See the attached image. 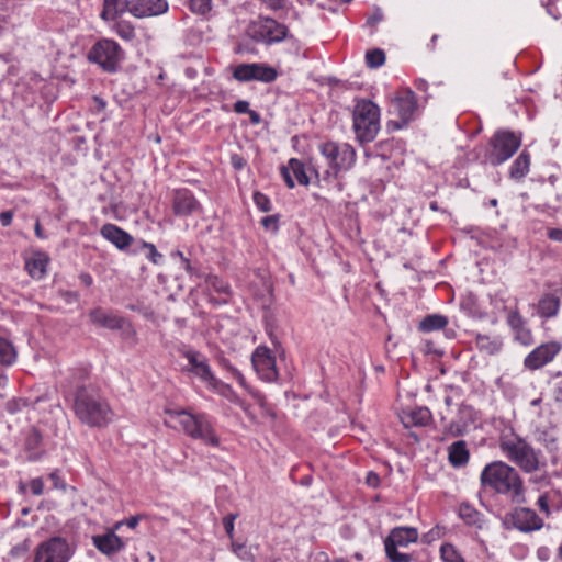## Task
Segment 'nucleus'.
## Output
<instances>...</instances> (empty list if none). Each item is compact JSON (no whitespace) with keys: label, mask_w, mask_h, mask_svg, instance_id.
I'll use <instances>...</instances> for the list:
<instances>
[{"label":"nucleus","mask_w":562,"mask_h":562,"mask_svg":"<svg viewBox=\"0 0 562 562\" xmlns=\"http://www.w3.org/2000/svg\"><path fill=\"white\" fill-rule=\"evenodd\" d=\"M380 108H355L353 128L360 143L372 142L380 130Z\"/></svg>","instance_id":"5"},{"label":"nucleus","mask_w":562,"mask_h":562,"mask_svg":"<svg viewBox=\"0 0 562 562\" xmlns=\"http://www.w3.org/2000/svg\"><path fill=\"white\" fill-rule=\"evenodd\" d=\"M277 70L265 64H240L234 68L233 76L238 81L258 80L272 82L277 78Z\"/></svg>","instance_id":"13"},{"label":"nucleus","mask_w":562,"mask_h":562,"mask_svg":"<svg viewBox=\"0 0 562 562\" xmlns=\"http://www.w3.org/2000/svg\"><path fill=\"white\" fill-rule=\"evenodd\" d=\"M548 237L551 240L562 243V229H560V228H551V229H549Z\"/></svg>","instance_id":"50"},{"label":"nucleus","mask_w":562,"mask_h":562,"mask_svg":"<svg viewBox=\"0 0 562 562\" xmlns=\"http://www.w3.org/2000/svg\"><path fill=\"white\" fill-rule=\"evenodd\" d=\"M114 29L122 40L132 41L135 37L134 26L127 21L116 22Z\"/></svg>","instance_id":"34"},{"label":"nucleus","mask_w":562,"mask_h":562,"mask_svg":"<svg viewBox=\"0 0 562 562\" xmlns=\"http://www.w3.org/2000/svg\"><path fill=\"white\" fill-rule=\"evenodd\" d=\"M49 258L44 252H35L32 257L25 259V269L31 278L42 279L47 271Z\"/></svg>","instance_id":"22"},{"label":"nucleus","mask_w":562,"mask_h":562,"mask_svg":"<svg viewBox=\"0 0 562 562\" xmlns=\"http://www.w3.org/2000/svg\"><path fill=\"white\" fill-rule=\"evenodd\" d=\"M190 8L194 13L205 14L211 10V0H190Z\"/></svg>","instance_id":"38"},{"label":"nucleus","mask_w":562,"mask_h":562,"mask_svg":"<svg viewBox=\"0 0 562 562\" xmlns=\"http://www.w3.org/2000/svg\"><path fill=\"white\" fill-rule=\"evenodd\" d=\"M366 482L371 487H378L380 484V477L374 472H369L366 477Z\"/></svg>","instance_id":"48"},{"label":"nucleus","mask_w":562,"mask_h":562,"mask_svg":"<svg viewBox=\"0 0 562 562\" xmlns=\"http://www.w3.org/2000/svg\"><path fill=\"white\" fill-rule=\"evenodd\" d=\"M288 168H290V171L293 176V178L296 179V181L302 184V186H307L308 182H310V179L305 172V168H304V165L299 161L297 159H294L292 158L290 161H289V166Z\"/></svg>","instance_id":"32"},{"label":"nucleus","mask_w":562,"mask_h":562,"mask_svg":"<svg viewBox=\"0 0 562 562\" xmlns=\"http://www.w3.org/2000/svg\"><path fill=\"white\" fill-rule=\"evenodd\" d=\"M267 7L273 10L282 8V0H261Z\"/></svg>","instance_id":"54"},{"label":"nucleus","mask_w":562,"mask_h":562,"mask_svg":"<svg viewBox=\"0 0 562 562\" xmlns=\"http://www.w3.org/2000/svg\"><path fill=\"white\" fill-rule=\"evenodd\" d=\"M445 562H464L460 553L451 543H445L440 549Z\"/></svg>","instance_id":"36"},{"label":"nucleus","mask_w":562,"mask_h":562,"mask_svg":"<svg viewBox=\"0 0 562 562\" xmlns=\"http://www.w3.org/2000/svg\"><path fill=\"white\" fill-rule=\"evenodd\" d=\"M541 401H542V398H541V397H538V398H536V400H533V401L531 402V405L537 406V405H539V404L541 403Z\"/></svg>","instance_id":"64"},{"label":"nucleus","mask_w":562,"mask_h":562,"mask_svg":"<svg viewBox=\"0 0 562 562\" xmlns=\"http://www.w3.org/2000/svg\"><path fill=\"white\" fill-rule=\"evenodd\" d=\"M180 352L188 360V366L182 369L184 372L193 374L210 386H216L217 381L203 353L193 349H182Z\"/></svg>","instance_id":"10"},{"label":"nucleus","mask_w":562,"mask_h":562,"mask_svg":"<svg viewBox=\"0 0 562 562\" xmlns=\"http://www.w3.org/2000/svg\"><path fill=\"white\" fill-rule=\"evenodd\" d=\"M13 218L12 211H5L0 214V221L3 226H9Z\"/></svg>","instance_id":"51"},{"label":"nucleus","mask_w":562,"mask_h":562,"mask_svg":"<svg viewBox=\"0 0 562 562\" xmlns=\"http://www.w3.org/2000/svg\"><path fill=\"white\" fill-rule=\"evenodd\" d=\"M449 461L453 467H461L468 463L469 451L464 441H456L449 447Z\"/></svg>","instance_id":"25"},{"label":"nucleus","mask_w":562,"mask_h":562,"mask_svg":"<svg viewBox=\"0 0 562 562\" xmlns=\"http://www.w3.org/2000/svg\"><path fill=\"white\" fill-rule=\"evenodd\" d=\"M30 487H31L32 493L34 495L38 496L43 493L44 483H43L42 479H33L30 482Z\"/></svg>","instance_id":"46"},{"label":"nucleus","mask_w":562,"mask_h":562,"mask_svg":"<svg viewBox=\"0 0 562 562\" xmlns=\"http://www.w3.org/2000/svg\"><path fill=\"white\" fill-rule=\"evenodd\" d=\"M81 280L88 286L91 285V283H92V278L89 274H82Z\"/></svg>","instance_id":"61"},{"label":"nucleus","mask_w":562,"mask_h":562,"mask_svg":"<svg viewBox=\"0 0 562 562\" xmlns=\"http://www.w3.org/2000/svg\"><path fill=\"white\" fill-rule=\"evenodd\" d=\"M234 110L237 113H248L250 121L254 124H258L260 122V115L257 112L249 110V108H234Z\"/></svg>","instance_id":"45"},{"label":"nucleus","mask_w":562,"mask_h":562,"mask_svg":"<svg viewBox=\"0 0 562 562\" xmlns=\"http://www.w3.org/2000/svg\"><path fill=\"white\" fill-rule=\"evenodd\" d=\"M35 234L38 238H44L40 222H36L35 224Z\"/></svg>","instance_id":"59"},{"label":"nucleus","mask_w":562,"mask_h":562,"mask_svg":"<svg viewBox=\"0 0 562 562\" xmlns=\"http://www.w3.org/2000/svg\"><path fill=\"white\" fill-rule=\"evenodd\" d=\"M382 19H383L382 12L380 10H376L374 12V14L368 19V24L371 25V26H374L380 21H382Z\"/></svg>","instance_id":"53"},{"label":"nucleus","mask_w":562,"mask_h":562,"mask_svg":"<svg viewBox=\"0 0 562 562\" xmlns=\"http://www.w3.org/2000/svg\"><path fill=\"white\" fill-rule=\"evenodd\" d=\"M506 524H512L513 527L520 531H532L540 529L542 526L541 518L535 510L529 508H516L507 518Z\"/></svg>","instance_id":"16"},{"label":"nucleus","mask_w":562,"mask_h":562,"mask_svg":"<svg viewBox=\"0 0 562 562\" xmlns=\"http://www.w3.org/2000/svg\"><path fill=\"white\" fill-rule=\"evenodd\" d=\"M69 557V547L66 540L54 537L37 547L34 562H67Z\"/></svg>","instance_id":"11"},{"label":"nucleus","mask_w":562,"mask_h":562,"mask_svg":"<svg viewBox=\"0 0 562 562\" xmlns=\"http://www.w3.org/2000/svg\"><path fill=\"white\" fill-rule=\"evenodd\" d=\"M357 105H370V106H373V105H376L372 100L370 99H363L361 101H359L357 103Z\"/></svg>","instance_id":"60"},{"label":"nucleus","mask_w":562,"mask_h":562,"mask_svg":"<svg viewBox=\"0 0 562 562\" xmlns=\"http://www.w3.org/2000/svg\"><path fill=\"white\" fill-rule=\"evenodd\" d=\"M481 483L498 494H510L514 502L524 501V483L518 472L503 461L488 463L481 473Z\"/></svg>","instance_id":"1"},{"label":"nucleus","mask_w":562,"mask_h":562,"mask_svg":"<svg viewBox=\"0 0 562 562\" xmlns=\"http://www.w3.org/2000/svg\"><path fill=\"white\" fill-rule=\"evenodd\" d=\"M530 158L529 155L522 151L514 161L510 168V177L514 179H520L526 176L529 170Z\"/></svg>","instance_id":"29"},{"label":"nucleus","mask_w":562,"mask_h":562,"mask_svg":"<svg viewBox=\"0 0 562 562\" xmlns=\"http://www.w3.org/2000/svg\"><path fill=\"white\" fill-rule=\"evenodd\" d=\"M252 367L265 381L272 382L278 378L276 359L266 347H258L251 357Z\"/></svg>","instance_id":"14"},{"label":"nucleus","mask_w":562,"mask_h":562,"mask_svg":"<svg viewBox=\"0 0 562 562\" xmlns=\"http://www.w3.org/2000/svg\"><path fill=\"white\" fill-rule=\"evenodd\" d=\"M385 54L382 49L375 48L368 50L366 54V63L370 68H376L384 64Z\"/></svg>","instance_id":"35"},{"label":"nucleus","mask_w":562,"mask_h":562,"mask_svg":"<svg viewBox=\"0 0 562 562\" xmlns=\"http://www.w3.org/2000/svg\"><path fill=\"white\" fill-rule=\"evenodd\" d=\"M560 307V301L552 294L544 295L538 302V313L540 316L550 318L557 315Z\"/></svg>","instance_id":"26"},{"label":"nucleus","mask_w":562,"mask_h":562,"mask_svg":"<svg viewBox=\"0 0 562 562\" xmlns=\"http://www.w3.org/2000/svg\"><path fill=\"white\" fill-rule=\"evenodd\" d=\"M448 324L446 316L434 314L426 316L419 324L423 331H432L443 328Z\"/></svg>","instance_id":"30"},{"label":"nucleus","mask_w":562,"mask_h":562,"mask_svg":"<svg viewBox=\"0 0 562 562\" xmlns=\"http://www.w3.org/2000/svg\"><path fill=\"white\" fill-rule=\"evenodd\" d=\"M492 164L499 165L510 158L520 146V138L510 132H498L492 139Z\"/></svg>","instance_id":"12"},{"label":"nucleus","mask_w":562,"mask_h":562,"mask_svg":"<svg viewBox=\"0 0 562 562\" xmlns=\"http://www.w3.org/2000/svg\"><path fill=\"white\" fill-rule=\"evenodd\" d=\"M122 49L117 43L112 40H101L97 42L88 54L90 61L97 63L106 71H115L121 59Z\"/></svg>","instance_id":"8"},{"label":"nucleus","mask_w":562,"mask_h":562,"mask_svg":"<svg viewBox=\"0 0 562 562\" xmlns=\"http://www.w3.org/2000/svg\"><path fill=\"white\" fill-rule=\"evenodd\" d=\"M75 413L88 426L103 427L112 419V413L105 402L87 389H79L76 393Z\"/></svg>","instance_id":"2"},{"label":"nucleus","mask_w":562,"mask_h":562,"mask_svg":"<svg viewBox=\"0 0 562 562\" xmlns=\"http://www.w3.org/2000/svg\"><path fill=\"white\" fill-rule=\"evenodd\" d=\"M508 324L515 331V338L522 345H530L532 342L531 331L526 328L525 321L518 312H510L508 315Z\"/></svg>","instance_id":"23"},{"label":"nucleus","mask_w":562,"mask_h":562,"mask_svg":"<svg viewBox=\"0 0 562 562\" xmlns=\"http://www.w3.org/2000/svg\"><path fill=\"white\" fill-rule=\"evenodd\" d=\"M231 162H232L233 167L237 170L244 168V166L246 165L245 159L243 157H240L239 155H233L231 158Z\"/></svg>","instance_id":"49"},{"label":"nucleus","mask_w":562,"mask_h":562,"mask_svg":"<svg viewBox=\"0 0 562 562\" xmlns=\"http://www.w3.org/2000/svg\"><path fill=\"white\" fill-rule=\"evenodd\" d=\"M117 15L116 0H104V7L101 12V18L105 21H112Z\"/></svg>","instance_id":"37"},{"label":"nucleus","mask_w":562,"mask_h":562,"mask_svg":"<svg viewBox=\"0 0 562 562\" xmlns=\"http://www.w3.org/2000/svg\"><path fill=\"white\" fill-rule=\"evenodd\" d=\"M405 123L406 122H403L402 124L394 122V121L390 122V124H392L395 130L401 128Z\"/></svg>","instance_id":"62"},{"label":"nucleus","mask_w":562,"mask_h":562,"mask_svg":"<svg viewBox=\"0 0 562 562\" xmlns=\"http://www.w3.org/2000/svg\"><path fill=\"white\" fill-rule=\"evenodd\" d=\"M143 247L148 250L147 257L151 262L157 263L158 259L161 258V254H159L156 247L149 243H143Z\"/></svg>","instance_id":"43"},{"label":"nucleus","mask_w":562,"mask_h":562,"mask_svg":"<svg viewBox=\"0 0 562 562\" xmlns=\"http://www.w3.org/2000/svg\"><path fill=\"white\" fill-rule=\"evenodd\" d=\"M16 351L13 345L0 337V364L10 366L15 361Z\"/></svg>","instance_id":"31"},{"label":"nucleus","mask_w":562,"mask_h":562,"mask_svg":"<svg viewBox=\"0 0 562 562\" xmlns=\"http://www.w3.org/2000/svg\"><path fill=\"white\" fill-rule=\"evenodd\" d=\"M391 102L398 103L400 105H416L415 93L409 89H402L395 93Z\"/></svg>","instance_id":"33"},{"label":"nucleus","mask_w":562,"mask_h":562,"mask_svg":"<svg viewBox=\"0 0 562 562\" xmlns=\"http://www.w3.org/2000/svg\"><path fill=\"white\" fill-rule=\"evenodd\" d=\"M49 479L53 481L55 488L65 490V484L61 482V480L56 471L50 473Z\"/></svg>","instance_id":"52"},{"label":"nucleus","mask_w":562,"mask_h":562,"mask_svg":"<svg viewBox=\"0 0 562 562\" xmlns=\"http://www.w3.org/2000/svg\"><path fill=\"white\" fill-rule=\"evenodd\" d=\"M281 172H282V176H283L284 181L286 182L288 187L289 188H294L295 183H294L293 176H292V173L290 171V168L282 167Z\"/></svg>","instance_id":"47"},{"label":"nucleus","mask_w":562,"mask_h":562,"mask_svg":"<svg viewBox=\"0 0 562 562\" xmlns=\"http://www.w3.org/2000/svg\"><path fill=\"white\" fill-rule=\"evenodd\" d=\"M232 549L241 560L254 561V554L244 544L233 543Z\"/></svg>","instance_id":"40"},{"label":"nucleus","mask_w":562,"mask_h":562,"mask_svg":"<svg viewBox=\"0 0 562 562\" xmlns=\"http://www.w3.org/2000/svg\"><path fill=\"white\" fill-rule=\"evenodd\" d=\"M138 524V517L136 516H133V517H130L127 520H126V525L130 527V528H135Z\"/></svg>","instance_id":"56"},{"label":"nucleus","mask_w":562,"mask_h":562,"mask_svg":"<svg viewBox=\"0 0 562 562\" xmlns=\"http://www.w3.org/2000/svg\"><path fill=\"white\" fill-rule=\"evenodd\" d=\"M418 532L415 528L397 527L394 528L384 541L385 552L391 562H411L412 557L401 553L397 548L407 547L409 543L416 542Z\"/></svg>","instance_id":"6"},{"label":"nucleus","mask_w":562,"mask_h":562,"mask_svg":"<svg viewBox=\"0 0 562 562\" xmlns=\"http://www.w3.org/2000/svg\"><path fill=\"white\" fill-rule=\"evenodd\" d=\"M101 234L104 238L113 243L119 249H124L130 246L133 237L113 224H105L101 228Z\"/></svg>","instance_id":"21"},{"label":"nucleus","mask_w":562,"mask_h":562,"mask_svg":"<svg viewBox=\"0 0 562 562\" xmlns=\"http://www.w3.org/2000/svg\"><path fill=\"white\" fill-rule=\"evenodd\" d=\"M261 224L266 229L276 232L278 229V216L277 215L266 216L261 220Z\"/></svg>","instance_id":"44"},{"label":"nucleus","mask_w":562,"mask_h":562,"mask_svg":"<svg viewBox=\"0 0 562 562\" xmlns=\"http://www.w3.org/2000/svg\"><path fill=\"white\" fill-rule=\"evenodd\" d=\"M122 525L123 521H119L114 525L112 530H109L103 535H95L92 537V542L100 552L105 555H112L124 548L123 540L115 533V530H117Z\"/></svg>","instance_id":"18"},{"label":"nucleus","mask_w":562,"mask_h":562,"mask_svg":"<svg viewBox=\"0 0 562 562\" xmlns=\"http://www.w3.org/2000/svg\"><path fill=\"white\" fill-rule=\"evenodd\" d=\"M237 515L231 514L223 518V525L225 528V531L229 538H233L234 532V520L236 519Z\"/></svg>","instance_id":"42"},{"label":"nucleus","mask_w":562,"mask_h":562,"mask_svg":"<svg viewBox=\"0 0 562 562\" xmlns=\"http://www.w3.org/2000/svg\"><path fill=\"white\" fill-rule=\"evenodd\" d=\"M209 285L218 293H228L229 286L223 280L217 277H211L207 280Z\"/></svg>","instance_id":"41"},{"label":"nucleus","mask_w":562,"mask_h":562,"mask_svg":"<svg viewBox=\"0 0 562 562\" xmlns=\"http://www.w3.org/2000/svg\"><path fill=\"white\" fill-rule=\"evenodd\" d=\"M459 515L467 525L477 528L482 527V515L470 504L462 503L459 508Z\"/></svg>","instance_id":"28"},{"label":"nucleus","mask_w":562,"mask_h":562,"mask_svg":"<svg viewBox=\"0 0 562 562\" xmlns=\"http://www.w3.org/2000/svg\"><path fill=\"white\" fill-rule=\"evenodd\" d=\"M476 345L481 351L487 355H495L501 350L503 342L498 337L479 334L476 336Z\"/></svg>","instance_id":"27"},{"label":"nucleus","mask_w":562,"mask_h":562,"mask_svg":"<svg viewBox=\"0 0 562 562\" xmlns=\"http://www.w3.org/2000/svg\"><path fill=\"white\" fill-rule=\"evenodd\" d=\"M232 371H233L234 375L236 376V379L238 380V382L241 385H245V378L243 376V374L239 371L235 370V369H233Z\"/></svg>","instance_id":"58"},{"label":"nucleus","mask_w":562,"mask_h":562,"mask_svg":"<svg viewBox=\"0 0 562 562\" xmlns=\"http://www.w3.org/2000/svg\"><path fill=\"white\" fill-rule=\"evenodd\" d=\"M247 32L255 41L271 44L284 40L288 29L271 18H259L249 24Z\"/></svg>","instance_id":"9"},{"label":"nucleus","mask_w":562,"mask_h":562,"mask_svg":"<svg viewBox=\"0 0 562 562\" xmlns=\"http://www.w3.org/2000/svg\"><path fill=\"white\" fill-rule=\"evenodd\" d=\"M263 284H265V286H266L267 293H268V294H271V292H272L271 284H270V283H268V282H266V281L263 282Z\"/></svg>","instance_id":"63"},{"label":"nucleus","mask_w":562,"mask_h":562,"mask_svg":"<svg viewBox=\"0 0 562 562\" xmlns=\"http://www.w3.org/2000/svg\"><path fill=\"white\" fill-rule=\"evenodd\" d=\"M175 255L181 258V260L184 262L186 269L188 271H190L191 270V265H190L189 259H187L181 251H177V252H175Z\"/></svg>","instance_id":"55"},{"label":"nucleus","mask_w":562,"mask_h":562,"mask_svg":"<svg viewBox=\"0 0 562 562\" xmlns=\"http://www.w3.org/2000/svg\"><path fill=\"white\" fill-rule=\"evenodd\" d=\"M430 418V411L426 407H419L407 413H404L402 416V422L405 427L425 426L428 424Z\"/></svg>","instance_id":"24"},{"label":"nucleus","mask_w":562,"mask_h":562,"mask_svg":"<svg viewBox=\"0 0 562 562\" xmlns=\"http://www.w3.org/2000/svg\"><path fill=\"white\" fill-rule=\"evenodd\" d=\"M254 202L262 212H269L271 209L269 199L261 192L254 193Z\"/></svg>","instance_id":"39"},{"label":"nucleus","mask_w":562,"mask_h":562,"mask_svg":"<svg viewBox=\"0 0 562 562\" xmlns=\"http://www.w3.org/2000/svg\"><path fill=\"white\" fill-rule=\"evenodd\" d=\"M561 345L550 341L538 346L524 360V366L529 370H538L552 361L560 352Z\"/></svg>","instance_id":"15"},{"label":"nucleus","mask_w":562,"mask_h":562,"mask_svg":"<svg viewBox=\"0 0 562 562\" xmlns=\"http://www.w3.org/2000/svg\"><path fill=\"white\" fill-rule=\"evenodd\" d=\"M201 204L189 190L179 189L175 191L173 212L176 215L188 216L201 211Z\"/></svg>","instance_id":"19"},{"label":"nucleus","mask_w":562,"mask_h":562,"mask_svg":"<svg viewBox=\"0 0 562 562\" xmlns=\"http://www.w3.org/2000/svg\"><path fill=\"white\" fill-rule=\"evenodd\" d=\"M319 150L327 159L328 166L335 176L342 170L349 169L356 160V151L348 144L339 146L334 142H327L321 145Z\"/></svg>","instance_id":"7"},{"label":"nucleus","mask_w":562,"mask_h":562,"mask_svg":"<svg viewBox=\"0 0 562 562\" xmlns=\"http://www.w3.org/2000/svg\"><path fill=\"white\" fill-rule=\"evenodd\" d=\"M165 413L171 419H176L182 430L193 439L203 440L213 447L220 445L218 437L214 434L210 423L203 416L193 415L187 411L166 409Z\"/></svg>","instance_id":"4"},{"label":"nucleus","mask_w":562,"mask_h":562,"mask_svg":"<svg viewBox=\"0 0 562 562\" xmlns=\"http://www.w3.org/2000/svg\"><path fill=\"white\" fill-rule=\"evenodd\" d=\"M538 504L541 507V509H544V510L548 512V504H547L546 496H540L539 499H538Z\"/></svg>","instance_id":"57"},{"label":"nucleus","mask_w":562,"mask_h":562,"mask_svg":"<svg viewBox=\"0 0 562 562\" xmlns=\"http://www.w3.org/2000/svg\"><path fill=\"white\" fill-rule=\"evenodd\" d=\"M90 317L92 322L97 325H100L110 329H122L127 337H135L136 330L126 319L105 313L101 310H94L91 312Z\"/></svg>","instance_id":"17"},{"label":"nucleus","mask_w":562,"mask_h":562,"mask_svg":"<svg viewBox=\"0 0 562 562\" xmlns=\"http://www.w3.org/2000/svg\"><path fill=\"white\" fill-rule=\"evenodd\" d=\"M167 9L166 0H137L128 4V11L136 18L158 15Z\"/></svg>","instance_id":"20"},{"label":"nucleus","mask_w":562,"mask_h":562,"mask_svg":"<svg viewBox=\"0 0 562 562\" xmlns=\"http://www.w3.org/2000/svg\"><path fill=\"white\" fill-rule=\"evenodd\" d=\"M499 448L507 459L524 472L532 473L539 470L540 461L535 449L522 438L516 436L503 437Z\"/></svg>","instance_id":"3"}]
</instances>
